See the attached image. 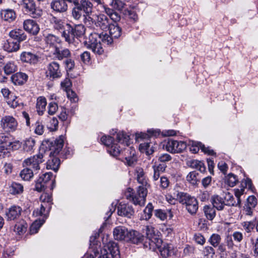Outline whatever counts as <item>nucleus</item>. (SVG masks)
<instances>
[{"label":"nucleus","mask_w":258,"mask_h":258,"mask_svg":"<svg viewBox=\"0 0 258 258\" xmlns=\"http://www.w3.org/2000/svg\"><path fill=\"white\" fill-rule=\"evenodd\" d=\"M35 143V140L33 138L27 139L23 144V149L26 152H30L33 149Z\"/></svg>","instance_id":"46"},{"label":"nucleus","mask_w":258,"mask_h":258,"mask_svg":"<svg viewBox=\"0 0 258 258\" xmlns=\"http://www.w3.org/2000/svg\"><path fill=\"white\" fill-rule=\"evenodd\" d=\"M124 151L125 163L128 166L133 165L137 161L135 150L133 148H129L125 149Z\"/></svg>","instance_id":"26"},{"label":"nucleus","mask_w":258,"mask_h":258,"mask_svg":"<svg viewBox=\"0 0 258 258\" xmlns=\"http://www.w3.org/2000/svg\"><path fill=\"white\" fill-rule=\"evenodd\" d=\"M27 75L21 72L17 73L13 75L11 77L12 82L15 85H22L27 81Z\"/></svg>","instance_id":"30"},{"label":"nucleus","mask_w":258,"mask_h":258,"mask_svg":"<svg viewBox=\"0 0 258 258\" xmlns=\"http://www.w3.org/2000/svg\"><path fill=\"white\" fill-rule=\"evenodd\" d=\"M43 158V154L39 153L25 160L23 165L30 168L34 171L39 170L40 169V164L44 161Z\"/></svg>","instance_id":"13"},{"label":"nucleus","mask_w":258,"mask_h":258,"mask_svg":"<svg viewBox=\"0 0 258 258\" xmlns=\"http://www.w3.org/2000/svg\"><path fill=\"white\" fill-rule=\"evenodd\" d=\"M75 7L72 10V16L76 20H79L82 16H84V12L77 5H74Z\"/></svg>","instance_id":"44"},{"label":"nucleus","mask_w":258,"mask_h":258,"mask_svg":"<svg viewBox=\"0 0 258 258\" xmlns=\"http://www.w3.org/2000/svg\"><path fill=\"white\" fill-rule=\"evenodd\" d=\"M27 227V223L24 220H21L15 224L13 230L17 234L21 235L26 232Z\"/></svg>","instance_id":"36"},{"label":"nucleus","mask_w":258,"mask_h":258,"mask_svg":"<svg viewBox=\"0 0 258 258\" xmlns=\"http://www.w3.org/2000/svg\"><path fill=\"white\" fill-rule=\"evenodd\" d=\"M2 17L5 21L11 22L16 18V14L13 10L7 9L1 12Z\"/></svg>","instance_id":"37"},{"label":"nucleus","mask_w":258,"mask_h":258,"mask_svg":"<svg viewBox=\"0 0 258 258\" xmlns=\"http://www.w3.org/2000/svg\"><path fill=\"white\" fill-rule=\"evenodd\" d=\"M163 147L171 153H181L186 148V144L183 141L169 139L164 142Z\"/></svg>","instance_id":"10"},{"label":"nucleus","mask_w":258,"mask_h":258,"mask_svg":"<svg viewBox=\"0 0 258 258\" xmlns=\"http://www.w3.org/2000/svg\"><path fill=\"white\" fill-rule=\"evenodd\" d=\"M118 215L131 218L134 214V210L132 206L120 203L117 207Z\"/></svg>","instance_id":"22"},{"label":"nucleus","mask_w":258,"mask_h":258,"mask_svg":"<svg viewBox=\"0 0 258 258\" xmlns=\"http://www.w3.org/2000/svg\"><path fill=\"white\" fill-rule=\"evenodd\" d=\"M57 155H51L50 156V159L48 160L47 162V168L52 169L55 172L58 169L60 160L58 158L56 157Z\"/></svg>","instance_id":"31"},{"label":"nucleus","mask_w":258,"mask_h":258,"mask_svg":"<svg viewBox=\"0 0 258 258\" xmlns=\"http://www.w3.org/2000/svg\"><path fill=\"white\" fill-rule=\"evenodd\" d=\"M199 173L195 171L190 172L186 176L187 181L190 183L195 185L199 181Z\"/></svg>","instance_id":"48"},{"label":"nucleus","mask_w":258,"mask_h":258,"mask_svg":"<svg viewBox=\"0 0 258 258\" xmlns=\"http://www.w3.org/2000/svg\"><path fill=\"white\" fill-rule=\"evenodd\" d=\"M8 105L12 108H15L21 106L22 102L17 97L12 96L9 100H7Z\"/></svg>","instance_id":"50"},{"label":"nucleus","mask_w":258,"mask_h":258,"mask_svg":"<svg viewBox=\"0 0 258 258\" xmlns=\"http://www.w3.org/2000/svg\"><path fill=\"white\" fill-rule=\"evenodd\" d=\"M187 165L190 167L197 169L201 172H204L206 170V167L204 163L197 160H191L187 162Z\"/></svg>","instance_id":"35"},{"label":"nucleus","mask_w":258,"mask_h":258,"mask_svg":"<svg viewBox=\"0 0 258 258\" xmlns=\"http://www.w3.org/2000/svg\"><path fill=\"white\" fill-rule=\"evenodd\" d=\"M248 188L249 189L252 190V183L251 180L249 178H246L243 180L241 182V187L240 189H235L234 195L237 199V202L234 201L233 196L230 193L227 192V206H237L239 205L241 202L240 196L243 194L245 188Z\"/></svg>","instance_id":"5"},{"label":"nucleus","mask_w":258,"mask_h":258,"mask_svg":"<svg viewBox=\"0 0 258 258\" xmlns=\"http://www.w3.org/2000/svg\"><path fill=\"white\" fill-rule=\"evenodd\" d=\"M44 131V125L39 121L36 122L35 124L34 133L38 135H42Z\"/></svg>","instance_id":"54"},{"label":"nucleus","mask_w":258,"mask_h":258,"mask_svg":"<svg viewBox=\"0 0 258 258\" xmlns=\"http://www.w3.org/2000/svg\"><path fill=\"white\" fill-rule=\"evenodd\" d=\"M117 142L122 146H128L130 145V136L124 132H119L116 135Z\"/></svg>","instance_id":"32"},{"label":"nucleus","mask_w":258,"mask_h":258,"mask_svg":"<svg viewBox=\"0 0 258 258\" xmlns=\"http://www.w3.org/2000/svg\"><path fill=\"white\" fill-rule=\"evenodd\" d=\"M58 123L57 118L53 117L50 120L49 124L48 125L47 127L50 131H55L57 129Z\"/></svg>","instance_id":"55"},{"label":"nucleus","mask_w":258,"mask_h":258,"mask_svg":"<svg viewBox=\"0 0 258 258\" xmlns=\"http://www.w3.org/2000/svg\"><path fill=\"white\" fill-rule=\"evenodd\" d=\"M128 238V241L136 244L142 243L145 239L144 235L136 230L129 231Z\"/></svg>","instance_id":"25"},{"label":"nucleus","mask_w":258,"mask_h":258,"mask_svg":"<svg viewBox=\"0 0 258 258\" xmlns=\"http://www.w3.org/2000/svg\"><path fill=\"white\" fill-rule=\"evenodd\" d=\"M72 1V3L77 5L84 12V17H85V19L92 20L90 15L92 13L93 4L89 0H81L80 2L78 0Z\"/></svg>","instance_id":"15"},{"label":"nucleus","mask_w":258,"mask_h":258,"mask_svg":"<svg viewBox=\"0 0 258 258\" xmlns=\"http://www.w3.org/2000/svg\"><path fill=\"white\" fill-rule=\"evenodd\" d=\"M1 126L7 132H14L18 127V122L12 116H5L1 118Z\"/></svg>","instance_id":"14"},{"label":"nucleus","mask_w":258,"mask_h":258,"mask_svg":"<svg viewBox=\"0 0 258 258\" xmlns=\"http://www.w3.org/2000/svg\"><path fill=\"white\" fill-rule=\"evenodd\" d=\"M47 105L46 99L44 97L40 96L37 99L36 108L38 114L39 115L43 114L46 109Z\"/></svg>","instance_id":"28"},{"label":"nucleus","mask_w":258,"mask_h":258,"mask_svg":"<svg viewBox=\"0 0 258 258\" xmlns=\"http://www.w3.org/2000/svg\"><path fill=\"white\" fill-rule=\"evenodd\" d=\"M24 30L33 35H36L40 31L39 25L32 19H27L23 22Z\"/></svg>","instance_id":"18"},{"label":"nucleus","mask_w":258,"mask_h":258,"mask_svg":"<svg viewBox=\"0 0 258 258\" xmlns=\"http://www.w3.org/2000/svg\"><path fill=\"white\" fill-rule=\"evenodd\" d=\"M153 210V206L152 204L149 203L144 210V216L145 220H148L151 218L152 215V211Z\"/></svg>","instance_id":"53"},{"label":"nucleus","mask_w":258,"mask_h":258,"mask_svg":"<svg viewBox=\"0 0 258 258\" xmlns=\"http://www.w3.org/2000/svg\"><path fill=\"white\" fill-rule=\"evenodd\" d=\"M20 6L26 14L33 18H38L42 15V11L37 7L34 0H22Z\"/></svg>","instance_id":"7"},{"label":"nucleus","mask_w":258,"mask_h":258,"mask_svg":"<svg viewBox=\"0 0 258 258\" xmlns=\"http://www.w3.org/2000/svg\"><path fill=\"white\" fill-rule=\"evenodd\" d=\"M205 215L208 220H212L216 215L215 207L210 206H205L204 207Z\"/></svg>","instance_id":"42"},{"label":"nucleus","mask_w":258,"mask_h":258,"mask_svg":"<svg viewBox=\"0 0 258 258\" xmlns=\"http://www.w3.org/2000/svg\"><path fill=\"white\" fill-rule=\"evenodd\" d=\"M237 176L233 173H229L227 175V185L233 187L238 182Z\"/></svg>","instance_id":"51"},{"label":"nucleus","mask_w":258,"mask_h":258,"mask_svg":"<svg viewBox=\"0 0 258 258\" xmlns=\"http://www.w3.org/2000/svg\"><path fill=\"white\" fill-rule=\"evenodd\" d=\"M110 23L108 17L104 14H100L97 17L95 25L102 30H106L109 27Z\"/></svg>","instance_id":"23"},{"label":"nucleus","mask_w":258,"mask_h":258,"mask_svg":"<svg viewBox=\"0 0 258 258\" xmlns=\"http://www.w3.org/2000/svg\"><path fill=\"white\" fill-rule=\"evenodd\" d=\"M45 74L46 77L51 80L60 78L62 73L59 64L54 61L49 63L47 66Z\"/></svg>","instance_id":"12"},{"label":"nucleus","mask_w":258,"mask_h":258,"mask_svg":"<svg viewBox=\"0 0 258 258\" xmlns=\"http://www.w3.org/2000/svg\"><path fill=\"white\" fill-rule=\"evenodd\" d=\"M246 205H247V206H250L252 208H255L257 205V200L255 197L253 196H249L247 199V203Z\"/></svg>","instance_id":"63"},{"label":"nucleus","mask_w":258,"mask_h":258,"mask_svg":"<svg viewBox=\"0 0 258 258\" xmlns=\"http://www.w3.org/2000/svg\"><path fill=\"white\" fill-rule=\"evenodd\" d=\"M53 21V27L55 29L58 30H65L66 25H65L64 23L61 20L54 18Z\"/></svg>","instance_id":"52"},{"label":"nucleus","mask_w":258,"mask_h":258,"mask_svg":"<svg viewBox=\"0 0 258 258\" xmlns=\"http://www.w3.org/2000/svg\"><path fill=\"white\" fill-rule=\"evenodd\" d=\"M45 217H43L42 220H35L34 222L32 224L30 227V232L31 234H35L38 231L40 227L42 225V224L45 222Z\"/></svg>","instance_id":"43"},{"label":"nucleus","mask_w":258,"mask_h":258,"mask_svg":"<svg viewBox=\"0 0 258 258\" xmlns=\"http://www.w3.org/2000/svg\"><path fill=\"white\" fill-rule=\"evenodd\" d=\"M64 140L62 136L55 140L49 141L48 147L50 150L49 156L57 155L61 151L63 146Z\"/></svg>","instance_id":"16"},{"label":"nucleus","mask_w":258,"mask_h":258,"mask_svg":"<svg viewBox=\"0 0 258 258\" xmlns=\"http://www.w3.org/2000/svg\"><path fill=\"white\" fill-rule=\"evenodd\" d=\"M5 74L10 75L17 70V66L14 62H9L4 67Z\"/></svg>","instance_id":"49"},{"label":"nucleus","mask_w":258,"mask_h":258,"mask_svg":"<svg viewBox=\"0 0 258 258\" xmlns=\"http://www.w3.org/2000/svg\"><path fill=\"white\" fill-rule=\"evenodd\" d=\"M52 177V173L51 172H47L43 174L42 176L39 177V181L43 182L45 185L48 187L51 186L50 189H53L55 187V181L53 180L51 181V179Z\"/></svg>","instance_id":"34"},{"label":"nucleus","mask_w":258,"mask_h":258,"mask_svg":"<svg viewBox=\"0 0 258 258\" xmlns=\"http://www.w3.org/2000/svg\"><path fill=\"white\" fill-rule=\"evenodd\" d=\"M176 199L180 204L184 206L189 214L194 215L197 213L199 205L197 199L194 197L187 193L179 192L177 194Z\"/></svg>","instance_id":"2"},{"label":"nucleus","mask_w":258,"mask_h":258,"mask_svg":"<svg viewBox=\"0 0 258 258\" xmlns=\"http://www.w3.org/2000/svg\"><path fill=\"white\" fill-rule=\"evenodd\" d=\"M212 204L213 206L218 210H222L225 205L224 200L218 196L213 197Z\"/></svg>","instance_id":"41"},{"label":"nucleus","mask_w":258,"mask_h":258,"mask_svg":"<svg viewBox=\"0 0 258 258\" xmlns=\"http://www.w3.org/2000/svg\"><path fill=\"white\" fill-rule=\"evenodd\" d=\"M220 236L218 234H214L210 238L211 244L214 247L217 246L220 241Z\"/></svg>","instance_id":"61"},{"label":"nucleus","mask_w":258,"mask_h":258,"mask_svg":"<svg viewBox=\"0 0 258 258\" xmlns=\"http://www.w3.org/2000/svg\"><path fill=\"white\" fill-rule=\"evenodd\" d=\"M133 188H128L125 192V198L135 205L144 206L148 192L146 188L143 186H139L136 194L133 192Z\"/></svg>","instance_id":"4"},{"label":"nucleus","mask_w":258,"mask_h":258,"mask_svg":"<svg viewBox=\"0 0 258 258\" xmlns=\"http://www.w3.org/2000/svg\"><path fill=\"white\" fill-rule=\"evenodd\" d=\"M243 226L247 232H250L255 227V223L252 221L244 222Z\"/></svg>","instance_id":"59"},{"label":"nucleus","mask_w":258,"mask_h":258,"mask_svg":"<svg viewBox=\"0 0 258 258\" xmlns=\"http://www.w3.org/2000/svg\"><path fill=\"white\" fill-rule=\"evenodd\" d=\"M21 60L30 64H36L38 61V56L31 52H23L20 55Z\"/></svg>","instance_id":"24"},{"label":"nucleus","mask_w":258,"mask_h":258,"mask_svg":"<svg viewBox=\"0 0 258 258\" xmlns=\"http://www.w3.org/2000/svg\"><path fill=\"white\" fill-rule=\"evenodd\" d=\"M108 30L109 35L103 32L100 34L96 33L91 34L89 41L87 42V47L91 49L95 53L101 54L104 50L101 41L106 45L111 44L113 42V39L118 38L121 34V29L116 23L111 24Z\"/></svg>","instance_id":"1"},{"label":"nucleus","mask_w":258,"mask_h":258,"mask_svg":"<svg viewBox=\"0 0 258 258\" xmlns=\"http://www.w3.org/2000/svg\"><path fill=\"white\" fill-rule=\"evenodd\" d=\"M22 211V209L19 206H11L6 212V218L8 221L15 220L19 218Z\"/></svg>","instance_id":"20"},{"label":"nucleus","mask_w":258,"mask_h":258,"mask_svg":"<svg viewBox=\"0 0 258 258\" xmlns=\"http://www.w3.org/2000/svg\"><path fill=\"white\" fill-rule=\"evenodd\" d=\"M81 61L85 64H88L91 60L90 53L89 52L85 51L80 55Z\"/></svg>","instance_id":"57"},{"label":"nucleus","mask_w":258,"mask_h":258,"mask_svg":"<svg viewBox=\"0 0 258 258\" xmlns=\"http://www.w3.org/2000/svg\"><path fill=\"white\" fill-rule=\"evenodd\" d=\"M0 148L9 153L11 150H16L21 146V143L18 140H15L11 136H2L0 140Z\"/></svg>","instance_id":"8"},{"label":"nucleus","mask_w":258,"mask_h":258,"mask_svg":"<svg viewBox=\"0 0 258 258\" xmlns=\"http://www.w3.org/2000/svg\"><path fill=\"white\" fill-rule=\"evenodd\" d=\"M129 230L124 226H117L115 227L113 232L115 239L117 240L128 241Z\"/></svg>","instance_id":"19"},{"label":"nucleus","mask_w":258,"mask_h":258,"mask_svg":"<svg viewBox=\"0 0 258 258\" xmlns=\"http://www.w3.org/2000/svg\"><path fill=\"white\" fill-rule=\"evenodd\" d=\"M40 200L42 203L40 209H35L33 211V215L36 217L44 216L46 219L52 204L51 195L44 192L40 196Z\"/></svg>","instance_id":"6"},{"label":"nucleus","mask_w":258,"mask_h":258,"mask_svg":"<svg viewBox=\"0 0 258 258\" xmlns=\"http://www.w3.org/2000/svg\"><path fill=\"white\" fill-rule=\"evenodd\" d=\"M3 47L5 50L9 52L17 51L20 48V44L18 42L8 40L4 43Z\"/></svg>","instance_id":"29"},{"label":"nucleus","mask_w":258,"mask_h":258,"mask_svg":"<svg viewBox=\"0 0 258 258\" xmlns=\"http://www.w3.org/2000/svg\"><path fill=\"white\" fill-rule=\"evenodd\" d=\"M66 0H53L50 3V8L53 11L62 13L68 10V5Z\"/></svg>","instance_id":"21"},{"label":"nucleus","mask_w":258,"mask_h":258,"mask_svg":"<svg viewBox=\"0 0 258 258\" xmlns=\"http://www.w3.org/2000/svg\"><path fill=\"white\" fill-rule=\"evenodd\" d=\"M155 215L161 221H164L167 218L166 213L161 209L156 210L155 211Z\"/></svg>","instance_id":"58"},{"label":"nucleus","mask_w":258,"mask_h":258,"mask_svg":"<svg viewBox=\"0 0 258 258\" xmlns=\"http://www.w3.org/2000/svg\"><path fill=\"white\" fill-rule=\"evenodd\" d=\"M53 54L58 59L62 60L64 58L70 56L71 52L69 49L67 48L60 49L58 47H55L53 51Z\"/></svg>","instance_id":"33"},{"label":"nucleus","mask_w":258,"mask_h":258,"mask_svg":"<svg viewBox=\"0 0 258 258\" xmlns=\"http://www.w3.org/2000/svg\"><path fill=\"white\" fill-rule=\"evenodd\" d=\"M139 149L141 152H145L147 154L150 155L153 153L154 150L150 143L145 142L141 143L139 146Z\"/></svg>","instance_id":"47"},{"label":"nucleus","mask_w":258,"mask_h":258,"mask_svg":"<svg viewBox=\"0 0 258 258\" xmlns=\"http://www.w3.org/2000/svg\"><path fill=\"white\" fill-rule=\"evenodd\" d=\"M57 104L53 102H51L48 104V113L49 115H53L57 110Z\"/></svg>","instance_id":"60"},{"label":"nucleus","mask_w":258,"mask_h":258,"mask_svg":"<svg viewBox=\"0 0 258 258\" xmlns=\"http://www.w3.org/2000/svg\"><path fill=\"white\" fill-rule=\"evenodd\" d=\"M85 32V28L82 24L72 26L70 24H67L66 28L62 31L61 36L64 38L66 41L71 43L74 41L75 38L82 37Z\"/></svg>","instance_id":"3"},{"label":"nucleus","mask_w":258,"mask_h":258,"mask_svg":"<svg viewBox=\"0 0 258 258\" xmlns=\"http://www.w3.org/2000/svg\"><path fill=\"white\" fill-rule=\"evenodd\" d=\"M45 41L47 44L54 46V49L57 47V44H58L60 41L58 37L51 34H48L45 37Z\"/></svg>","instance_id":"38"},{"label":"nucleus","mask_w":258,"mask_h":258,"mask_svg":"<svg viewBox=\"0 0 258 258\" xmlns=\"http://www.w3.org/2000/svg\"><path fill=\"white\" fill-rule=\"evenodd\" d=\"M10 191L14 195L21 194L23 191V186L19 183L14 182L10 186Z\"/></svg>","instance_id":"45"},{"label":"nucleus","mask_w":258,"mask_h":258,"mask_svg":"<svg viewBox=\"0 0 258 258\" xmlns=\"http://www.w3.org/2000/svg\"><path fill=\"white\" fill-rule=\"evenodd\" d=\"M160 186L162 189L167 188L169 186L170 183L168 179L165 176H161L160 177Z\"/></svg>","instance_id":"62"},{"label":"nucleus","mask_w":258,"mask_h":258,"mask_svg":"<svg viewBox=\"0 0 258 258\" xmlns=\"http://www.w3.org/2000/svg\"><path fill=\"white\" fill-rule=\"evenodd\" d=\"M108 251L99 258H120L119 250L117 243L109 242L107 245Z\"/></svg>","instance_id":"17"},{"label":"nucleus","mask_w":258,"mask_h":258,"mask_svg":"<svg viewBox=\"0 0 258 258\" xmlns=\"http://www.w3.org/2000/svg\"><path fill=\"white\" fill-rule=\"evenodd\" d=\"M101 141L107 146V152L112 156H117L120 153L121 147L115 143L112 137L109 136H103L101 138Z\"/></svg>","instance_id":"9"},{"label":"nucleus","mask_w":258,"mask_h":258,"mask_svg":"<svg viewBox=\"0 0 258 258\" xmlns=\"http://www.w3.org/2000/svg\"><path fill=\"white\" fill-rule=\"evenodd\" d=\"M203 144L201 142H194L190 147V151L192 153H197L201 149L202 150Z\"/></svg>","instance_id":"56"},{"label":"nucleus","mask_w":258,"mask_h":258,"mask_svg":"<svg viewBox=\"0 0 258 258\" xmlns=\"http://www.w3.org/2000/svg\"><path fill=\"white\" fill-rule=\"evenodd\" d=\"M144 231L146 232L147 239H148L149 248H154L155 245H159L162 242L161 238L159 237L157 232H156L155 228L151 225L145 226Z\"/></svg>","instance_id":"11"},{"label":"nucleus","mask_w":258,"mask_h":258,"mask_svg":"<svg viewBox=\"0 0 258 258\" xmlns=\"http://www.w3.org/2000/svg\"><path fill=\"white\" fill-rule=\"evenodd\" d=\"M9 35L12 39L17 40L19 43L24 41L27 38V35L24 31L20 29H15L12 30L10 32Z\"/></svg>","instance_id":"27"},{"label":"nucleus","mask_w":258,"mask_h":258,"mask_svg":"<svg viewBox=\"0 0 258 258\" xmlns=\"http://www.w3.org/2000/svg\"><path fill=\"white\" fill-rule=\"evenodd\" d=\"M158 249L160 254L163 257H167L169 256L171 247L168 244H162L161 243L159 245H154Z\"/></svg>","instance_id":"39"},{"label":"nucleus","mask_w":258,"mask_h":258,"mask_svg":"<svg viewBox=\"0 0 258 258\" xmlns=\"http://www.w3.org/2000/svg\"><path fill=\"white\" fill-rule=\"evenodd\" d=\"M194 240L198 244L203 245L205 242V239L200 233H196L194 235Z\"/></svg>","instance_id":"64"},{"label":"nucleus","mask_w":258,"mask_h":258,"mask_svg":"<svg viewBox=\"0 0 258 258\" xmlns=\"http://www.w3.org/2000/svg\"><path fill=\"white\" fill-rule=\"evenodd\" d=\"M33 175L34 171L28 167L23 169L20 173V176L25 181L30 180L33 177Z\"/></svg>","instance_id":"40"}]
</instances>
